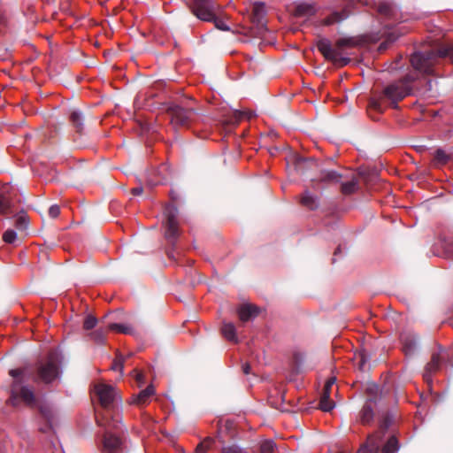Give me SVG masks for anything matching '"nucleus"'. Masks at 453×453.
<instances>
[{"label": "nucleus", "mask_w": 453, "mask_h": 453, "mask_svg": "<svg viewBox=\"0 0 453 453\" xmlns=\"http://www.w3.org/2000/svg\"><path fill=\"white\" fill-rule=\"evenodd\" d=\"M445 59L450 60L453 64V43H443L427 51L413 53L411 57V64L415 71L387 86L381 96L370 99L369 106L378 112H383L384 107L381 102L384 99L396 104L411 94L415 88L413 84L418 78V73L426 75L438 74V66Z\"/></svg>", "instance_id": "obj_1"}, {"label": "nucleus", "mask_w": 453, "mask_h": 453, "mask_svg": "<svg viewBox=\"0 0 453 453\" xmlns=\"http://www.w3.org/2000/svg\"><path fill=\"white\" fill-rule=\"evenodd\" d=\"M358 45V40L354 37L340 38L334 46L328 39L322 38L318 41L317 48L323 57L339 66H345L350 62L349 58L343 57L346 50L355 48Z\"/></svg>", "instance_id": "obj_2"}, {"label": "nucleus", "mask_w": 453, "mask_h": 453, "mask_svg": "<svg viewBox=\"0 0 453 453\" xmlns=\"http://www.w3.org/2000/svg\"><path fill=\"white\" fill-rule=\"evenodd\" d=\"M365 403L357 415V421L363 426H369L374 419V411L380 412L384 410L386 395L377 384L370 383L365 388Z\"/></svg>", "instance_id": "obj_3"}, {"label": "nucleus", "mask_w": 453, "mask_h": 453, "mask_svg": "<svg viewBox=\"0 0 453 453\" xmlns=\"http://www.w3.org/2000/svg\"><path fill=\"white\" fill-rule=\"evenodd\" d=\"M24 372V369H12L9 371V374L13 377L14 380L11 387V395L7 403L14 407L18 406L20 402L28 406H34L36 402L32 388L22 385Z\"/></svg>", "instance_id": "obj_4"}, {"label": "nucleus", "mask_w": 453, "mask_h": 453, "mask_svg": "<svg viewBox=\"0 0 453 453\" xmlns=\"http://www.w3.org/2000/svg\"><path fill=\"white\" fill-rule=\"evenodd\" d=\"M385 434L380 433H373L367 436L366 441L363 443L358 453H396L399 445L398 440L395 435H391L386 443L380 447Z\"/></svg>", "instance_id": "obj_5"}, {"label": "nucleus", "mask_w": 453, "mask_h": 453, "mask_svg": "<svg viewBox=\"0 0 453 453\" xmlns=\"http://www.w3.org/2000/svg\"><path fill=\"white\" fill-rule=\"evenodd\" d=\"M59 363L58 354L55 351H50L46 360H42L37 363V378L45 383H50L54 380L58 375Z\"/></svg>", "instance_id": "obj_6"}, {"label": "nucleus", "mask_w": 453, "mask_h": 453, "mask_svg": "<svg viewBox=\"0 0 453 453\" xmlns=\"http://www.w3.org/2000/svg\"><path fill=\"white\" fill-rule=\"evenodd\" d=\"M188 7L197 19L205 22L213 19L214 14L222 11L221 5L215 0H192Z\"/></svg>", "instance_id": "obj_7"}, {"label": "nucleus", "mask_w": 453, "mask_h": 453, "mask_svg": "<svg viewBox=\"0 0 453 453\" xmlns=\"http://www.w3.org/2000/svg\"><path fill=\"white\" fill-rule=\"evenodd\" d=\"M167 112L171 118V123L173 127H188L196 118V111L193 108L183 107L179 104H172L168 107Z\"/></svg>", "instance_id": "obj_8"}, {"label": "nucleus", "mask_w": 453, "mask_h": 453, "mask_svg": "<svg viewBox=\"0 0 453 453\" xmlns=\"http://www.w3.org/2000/svg\"><path fill=\"white\" fill-rule=\"evenodd\" d=\"M165 238L173 242L179 236V224L177 220V209L169 207L165 210Z\"/></svg>", "instance_id": "obj_9"}, {"label": "nucleus", "mask_w": 453, "mask_h": 453, "mask_svg": "<svg viewBox=\"0 0 453 453\" xmlns=\"http://www.w3.org/2000/svg\"><path fill=\"white\" fill-rule=\"evenodd\" d=\"M445 359L446 351L442 348H440L438 351L432 353L431 360L426 365L423 375L426 381L430 380L432 375L441 369V364Z\"/></svg>", "instance_id": "obj_10"}, {"label": "nucleus", "mask_w": 453, "mask_h": 453, "mask_svg": "<svg viewBox=\"0 0 453 453\" xmlns=\"http://www.w3.org/2000/svg\"><path fill=\"white\" fill-rule=\"evenodd\" d=\"M95 391L98 396L100 404L104 408H108L113 403L116 394L112 386L100 383L95 386Z\"/></svg>", "instance_id": "obj_11"}, {"label": "nucleus", "mask_w": 453, "mask_h": 453, "mask_svg": "<svg viewBox=\"0 0 453 453\" xmlns=\"http://www.w3.org/2000/svg\"><path fill=\"white\" fill-rule=\"evenodd\" d=\"M11 186L4 184L0 188V214L8 215L12 213Z\"/></svg>", "instance_id": "obj_12"}, {"label": "nucleus", "mask_w": 453, "mask_h": 453, "mask_svg": "<svg viewBox=\"0 0 453 453\" xmlns=\"http://www.w3.org/2000/svg\"><path fill=\"white\" fill-rule=\"evenodd\" d=\"M122 441L121 440L113 435L112 434L106 432L103 439L104 450L108 453H117L121 449Z\"/></svg>", "instance_id": "obj_13"}, {"label": "nucleus", "mask_w": 453, "mask_h": 453, "mask_svg": "<svg viewBox=\"0 0 453 453\" xmlns=\"http://www.w3.org/2000/svg\"><path fill=\"white\" fill-rule=\"evenodd\" d=\"M382 411H385V412L381 416L379 429H378V431L375 432V433H380V434H385L387 430L390 427V426L395 422V420L396 418V413L395 411H393V410L386 411V406H385L384 410Z\"/></svg>", "instance_id": "obj_14"}, {"label": "nucleus", "mask_w": 453, "mask_h": 453, "mask_svg": "<svg viewBox=\"0 0 453 453\" xmlns=\"http://www.w3.org/2000/svg\"><path fill=\"white\" fill-rule=\"evenodd\" d=\"M155 394V389L152 385L148 386L146 388L141 390L136 395H134L131 403L142 406L146 404L150 398Z\"/></svg>", "instance_id": "obj_15"}, {"label": "nucleus", "mask_w": 453, "mask_h": 453, "mask_svg": "<svg viewBox=\"0 0 453 453\" xmlns=\"http://www.w3.org/2000/svg\"><path fill=\"white\" fill-rule=\"evenodd\" d=\"M300 203L302 206L313 211L319 207V201L317 196L306 190L300 196Z\"/></svg>", "instance_id": "obj_16"}, {"label": "nucleus", "mask_w": 453, "mask_h": 453, "mask_svg": "<svg viewBox=\"0 0 453 453\" xmlns=\"http://www.w3.org/2000/svg\"><path fill=\"white\" fill-rule=\"evenodd\" d=\"M342 175L334 170H322L318 180L327 184L338 183L342 180Z\"/></svg>", "instance_id": "obj_17"}, {"label": "nucleus", "mask_w": 453, "mask_h": 453, "mask_svg": "<svg viewBox=\"0 0 453 453\" xmlns=\"http://www.w3.org/2000/svg\"><path fill=\"white\" fill-rule=\"evenodd\" d=\"M257 314V307L251 304H243L238 309V316L240 320L242 322L250 320L251 318L256 317Z\"/></svg>", "instance_id": "obj_18"}, {"label": "nucleus", "mask_w": 453, "mask_h": 453, "mask_svg": "<svg viewBox=\"0 0 453 453\" xmlns=\"http://www.w3.org/2000/svg\"><path fill=\"white\" fill-rule=\"evenodd\" d=\"M349 16V12L343 9L340 12H334L329 16L322 20V24L325 26H331L336 23H340L346 19Z\"/></svg>", "instance_id": "obj_19"}, {"label": "nucleus", "mask_w": 453, "mask_h": 453, "mask_svg": "<svg viewBox=\"0 0 453 453\" xmlns=\"http://www.w3.org/2000/svg\"><path fill=\"white\" fill-rule=\"evenodd\" d=\"M70 123L79 134H83L84 130V117L79 111H73L69 117Z\"/></svg>", "instance_id": "obj_20"}, {"label": "nucleus", "mask_w": 453, "mask_h": 453, "mask_svg": "<svg viewBox=\"0 0 453 453\" xmlns=\"http://www.w3.org/2000/svg\"><path fill=\"white\" fill-rule=\"evenodd\" d=\"M331 389L323 388L319 399V409L323 411H331L334 408V403L330 399Z\"/></svg>", "instance_id": "obj_21"}, {"label": "nucleus", "mask_w": 453, "mask_h": 453, "mask_svg": "<svg viewBox=\"0 0 453 453\" xmlns=\"http://www.w3.org/2000/svg\"><path fill=\"white\" fill-rule=\"evenodd\" d=\"M403 350L406 356L412 355L417 349V338L414 335H405L402 338Z\"/></svg>", "instance_id": "obj_22"}, {"label": "nucleus", "mask_w": 453, "mask_h": 453, "mask_svg": "<svg viewBox=\"0 0 453 453\" xmlns=\"http://www.w3.org/2000/svg\"><path fill=\"white\" fill-rule=\"evenodd\" d=\"M313 165H316V162L312 157H296L295 161V168L296 172L301 174L304 173L306 168H311Z\"/></svg>", "instance_id": "obj_23"}, {"label": "nucleus", "mask_w": 453, "mask_h": 453, "mask_svg": "<svg viewBox=\"0 0 453 453\" xmlns=\"http://www.w3.org/2000/svg\"><path fill=\"white\" fill-rule=\"evenodd\" d=\"M450 159V154L441 149H437L434 153L433 165L439 167L446 165Z\"/></svg>", "instance_id": "obj_24"}, {"label": "nucleus", "mask_w": 453, "mask_h": 453, "mask_svg": "<svg viewBox=\"0 0 453 453\" xmlns=\"http://www.w3.org/2000/svg\"><path fill=\"white\" fill-rule=\"evenodd\" d=\"M222 334L224 337L233 342H237L235 326L232 323H224L221 328Z\"/></svg>", "instance_id": "obj_25"}, {"label": "nucleus", "mask_w": 453, "mask_h": 453, "mask_svg": "<svg viewBox=\"0 0 453 453\" xmlns=\"http://www.w3.org/2000/svg\"><path fill=\"white\" fill-rule=\"evenodd\" d=\"M358 180L356 177H353L351 180L342 183L341 192L345 195H351L356 192L357 188Z\"/></svg>", "instance_id": "obj_26"}, {"label": "nucleus", "mask_w": 453, "mask_h": 453, "mask_svg": "<svg viewBox=\"0 0 453 453\" xmlns=\"http://www.w3.org/2000/svg\"><path fill=\"white\" fill-rule=\"evenodd\" d=\"M108 328H109V330L125 334H132L134 332V330L131 326L124 325V324H118V323L109 324Z\"/></svg>", "instance_id": "obj_27"}, {"label": "nucleus", "mask_w": 453, "mask_h": 453, "mask_svg": "<svg viewBox=\"0 0 453 453\" xmlns=\"http://www.w3.org/2000/svg\"><path fill=\"white\" fill-rule=\"evenodd\" d=\"M253 116L252 112H247V111H235L233 113V118L229 120V124H237L239 123L243 118L250 119Z\"/></svg>", "instance_id": "obj_28"}, {"label": "nucleus", "mask_w": 453, "mask_h": 453, "mask_svg": "<svg viewBox=\"0 0 453 453\" xmlns=\"http://www.w3.org/2000/svg\"><path fill=\"white\" fill-rule=\"evenodd\" d=\"M276 447L275 442L273 440H265L260 444L261 453H273Z\"/></svg>", "instance_id": "obj_29"}, {"label": "nucleus", "mask_w": 453, "mask_h": 453, "mask_svg": "<svg viewBox=\"0 0 453 453\" xmlns=\"http://www.w3.org/2000/svg\"><path fill=\"white\" fill-rule=\"evenodd\" d=\"M219 13L214 14V19L210 22H212L216 28L221 31H229L230 27L225 23V21L218 16Z\"/></svg>", "instance_id": "obj_30"}, {"label": "nucleus", "mask_w": 453, "mask_h": 453, "mask_svg": "<svg viewBox=\"0 0 453 453\" xmlns=\"http://www.w3.org/2000/svg\"><path fill=\"white\" fill-rule=\"evenodd\" d=\"M15 226L19 230H25L27 226V218L25 214L17 216L14 223Z\"/></svg>", "instance_id": "obj_31"}, {"label": "nucleus", "mask_w": 453, "mask_h": 453, "mask_svg": "<svg viewBox=\"0 0 453 453\" xmlns=\"http://www.w3.org/2000/svg\"><path fill=\"white\" fill-rule=\"evenodd\" d=\"M214 442V439L211 437H206L201 443L196 448V453H205V447H210Z\"/></svg>", "instance_id": "obj_32"}, {"label": "nucleus", "mask_w": 453, "mask_h": 453, "mask_svg": "<svg viewBox=\"0 0 453 453\" xmlns=\"http://www.w3.org/2000/svg\"><path fill=\"white\" fill-rule=\"evenodd\" d=\"M313 12V9L309 5H298L296 10V14L298 16L310 15Z\"/></svg>", "instance_id": "obj_33"}, {"label": "nucleus", "mask_w": 453, "mask_h": 453, "mask_svg": "<svg viewBox=\"0 0 453 453\" xmlns=\"http://www.w3.org/2000/svg\"><path fill=\"white\" fill-rule=\"evenodd\" d=\"M96 323H97V319L96 317L91 316V315L87 316L84 320V323H83V328L85 330H90L96 326Z\"/></svg>", "instance_id": "obj_34"}, {"label": "nucleus", "mask_w": 453, "mask_h": 453, "mask_svg": "<svg viewBox=\"0 0 453 453\" xmlns=\"http://www.w3.org/2000/svg\"><path fill=\"white\" fill-rule=\"evenodd\" d=\"M91 337L97 343H104L105 340V332L103 329H98L91 334Z\"/></svg>", "instance_id": "obj_35"}, {"label": "nucleus", "mask_w": 453, "mask_h": 453, "mask_svg": "<svg viewBox=\"0 0 453 453\" xmlns=\"http://www.w3.org/2000/svg\"><path fill=\"white\" fill-rule=\"evenodd\" d=\"M125 358L121 355H118L113 361L111 369L114 371L119 370L122 372L124 366Z\"/></svg>", "instance_id": "obj_36"}, {"label": "nucleus", "mask_w": 453, "mask_h": 453, "mask_svg": "<svg viewBox=\"0 0 453 453\" xmlns=\"http://www.w3.org/2000/svg\"><path fill=\"white\" fill-rule=\"evenodd\" d=\"M16 239V233L12 229L6 230L3 234V240L6 243H12Z\"/></svg>", "instance_id": "obj_37"}, {"label": "nucleus", "mask_w": 453, "mask_h": 453, "mask_svg": "<svg viewBox=\"0 0 453 453\" xmlns=\"http://www.w3.org/2000/svg\"><path fill=\"white\" fill-rule=\"evenodd\" d=\"M132 373L134 374V380H136L138 387L141 388L145 383V378L143 373L137 369H134L132 371Z\"/></svg>", "instance_id": "obj_38"}, {"label": "nucleus", "mask_w": 453, "mask_h": 453, "mask_svg": "<svg viewBox=\"0 0 453 453\" xmlns=\"http://www.w3.org/2000/svg\"><path fill=\"white\" fill-rule=\"evenodd\" d=\"M242 449L236 444L222 447V453H242Z\"/></svg>", "instance_id": "obj_39"}, {"label": "nucleus", "mask_w": 453, "mask_h": 453, "mask_svg": "<svg viewBox=\"0 0 453 453\" xmlns=\"http://www.w3.org/2000/svg\"><path fill=\"white\" fill-rule=\"evenodd\" d=\"M60 213V208L58 204H53L49 208V215L52 219H56Z\"/></svg>", "instance_id": "obj_40"}, {"label": "nucleus", "mask_w": 453, "mask_h": 453, "mask_svg": "<svg viewBox=\"0 0 453 453\" xmlns=\"http://www.w3.org/2000/svg\"><path fill=\"white\" fill-rule=\"evenodd\" d=\"M358 357L360 358V361H359V369L360 370H364L365 369V365L366 364V362L369 360V357L366 356V354L365 353V351H361L359 354H358Z\"/></svg>", "instance_id": "obj_41"}, {"label": "nucleus", "mask_w": 453, "mask_h": 453, "mask_svg": "<svg viewBox=\"0 0 453 453\" xmlns=\"http://www.w3.org/2000/svg\"><path fill=\"white\" fill-rule=\"evenodd\" d=\"M379 12L383 14V15L388 16L391 12V8L388 5H387V4H380L379 6Z\"/></svg>", "instance_id": "obj_42"}, {"label": "nucleus", "mask_w": 453, "mask_h": 453, "mask_svg": "<svg viewBox=\"0 0 453 453\" xmlns=\"http://www.w3.org/2000/svg\"><path fill=\"white\" fill-rule=\"evenodd\" d=\"M143 192V188L142 186H139V187H136V188H134L131 189V194L133 196H141Z\"/></svg>", "instance_id": "obj_43"}, {"label": "nucleus", "mask_w": 453, "mask_h": 453, "mask_svg": "<svg viewBox=\"0 0 453 453\" xmlns=\"http://www.w3.org/2000/svg\"><path fill=\"white\" fill-rule=\"evenodd\" d=\"M335 383V378H330L325 384V388H327L329 389L332 388V387L334 386V384Z\"/></svg>", "instance_id": "obj_44"}, {"label": "nucleus", "mask_w": 453, "mask_h": 453, "mask_svg": "<svg viewBox=\"0 0 453 453\" xmlns=\"http://www.w3.org/2000/svg\"><path fill=\"white\" fill-rule=\"evenodd\" d=\"M250 365L249 363H245L243 365H242V372L244 374H250Z\"/></svg>", "instance_id": "obj_45"}, {"label": "nucleus", "mask_w": 453, "mask_h": 453, "mask_svg": "<svg viewBox=\"0 0 453 453\" xmlns=\"http://www.w3.org/2000/svg\"><path fill=\"white\" fill-rule=\"evenodd\" d=\"M218 440L221 442V443H224V440L222 439L221 437V434H220V431H219L218 433V436H217Z\"/></svg>", "instance_id": "obj_46"}, {"label": "nucleus", "mask_w": 453, "mask_h": 453, "mask_svg": "<svg viewBox=\"0 0 453 453\" xmlns=\"http://www.w3.org/2000/svg\"><path fill=\"white\" fill-rule=\"evenodd\" d=\"M386 42H382L380 45V49H386Z\"/></svg>", "instance_id": "obj_47"}, {"label": "nucleus", "mask_w": 453, "mask_h": 453, "mask_svg": "<svg viewBox=\"0 0 453 453\" xmlns=\"http://www.w3.org/2000/svg\"><path fill=\"white\" fill-rule=\"evenodd\" d=\"M359 174H360L361 176H365V171H360V172H359Z\"/></svg>", "instance_id": "obj_48"}, {"label": "nucleus", "mask_w": 453, "mask_h": 453, "mask_svg": "<svg viewBox=\"0 0 453 453\" xmlns=\"http://www.w3.org/2000/svg\"><path fill=\"white\" fill-rule=\"evenodd\" d=\"M337 253H340V248L336 249V250L334 251V255H336Z\"/></svg>", "instance_id": "obj_49"}, {"label": "nucleus", "mask_w": 453, "mask_h": 453, "mask_svg": "<svg viewBox=\"0 0 453 453\" xmlns=\"http://www.w3.org/2000/svg\"><path fill=\"white\" fill-rule=\"evenodd\" d=\"M230 424L228 422L226 423V427L228 429L230 427Z\"/></svg>", "instance_id": "obj_50"}]
</instances>
